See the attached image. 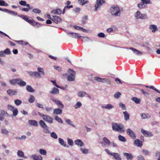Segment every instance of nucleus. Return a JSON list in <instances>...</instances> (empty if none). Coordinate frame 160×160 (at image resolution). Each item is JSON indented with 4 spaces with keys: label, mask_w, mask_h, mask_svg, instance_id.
I'll list each match as a JSON object with an SVG mask.
<instances>
[{
    "label": "nucleus",
    "mask_w": 160,
    "mask_h": 160,
    "mask_svg": "<svg viewBox=\"0 0 160 160\" xmlns=\"http://www.w3.org/2000/svg\"><path fill=\"white\" fill-rule=\"evenodd\" d=\"M111 156H113L116 160H122L120 155L118 153L113 152L111 153Z\"/></svg>",
    "instance_id": "obj_21"
},
{
    "label": "nucleus",
    "mask_w": 160,
    "mask_h": 160,
    "mask_svg": "<svg viewBox=\"0 0 160 160\" xmlns=\"http://www.w3.org/2000/svg\"><path fill=\"white\" fill-rule=\"evenodd\" d=\"M62 10L60 8H57L51 11V13L52 14L60 15L61 14Z\"/></svg>",
    "instance_id": "obj_17"
},
{
    "label": "nucleus",
    "mask_w": 160,
    "mask_h": 160,
    "mask_svg": "<svg viewBox=\"0 0 160 160\" xmlns=\"http://www.w3.org/2000/svg\"><path fill=\"white\" fill-rule=\"evenodd\" d=\"M55 119L59 122L61 123H63V121L62 119L58 116H56L55 117Z\"/></svg>",
    "instance_id": "obj_50"
},
{
    "label": "nucleus",
    "mask_w": 160,
    "mask_h": 160,
    "mask_svg": "<svg viewBox=\"0 0 160 160\" xmlns=\"http://www.w3.org/2000/svg\"><path fill=\"white\" fill-rule=\"evenodd\" d=\"M8 94L10 96L16 95L17 94L18 92L15 90L9 89L7 91Z\"/></svg>",
    "instance_id": "obj_16"
},
{
    "label": "nucleus",
    "mask_w": 160,
    "mask_h": 160,
    "mask_svg": "<svg viewBox=\"0 0 160 160\" xmlns=\"http://www.w3.org/2000/svg\"><path fill=\"white\" fill-rule=\"evenodd\" d=\"M9 82L12 84H17L20 86H24L26 85V83L25 82L19 78L13 79L12 80H10Z\"/></svg>",
    "instance_id": "obj_3"
},
{
    "label": "nucleus",
    "mask_w": 160,
    "mask_h": 160,
    "mask_svg": "<svg viewBox=\"0 0 160 160\" xmlns=\"http://www.w3.org/2000/svg\"><path fill=\"white\" fill-rule=\"evenodd\" d=\"M119 106L123 110H125L126 109L125 105L121 102H120L119 104Z\"/></svg>",
    "instance_id": "obj_52"
},
{
    "label": "nucleus",
    "mask_w": 160,
    "mask_h": 160,
    "mask_svg": "<svg viewBox=\"0 0 160 160\" xmlns=\"http://www.w3.org/2000/svg\"><path fill=\"white\" fill-rule=\"evenodd\" d=\"M32 12L36 13H39L41 12V11L38 8H34L32 9Z\"/></svg>",
    "instance_id": "obj_54"
},
{
    "label": "nucleus",
    "mask_w": 160,
    "mask_h": 160,
    "mask_svg": "<svg viewBox=\"0 0 160 160\" xmlns=\"http://www.w3.org/2000/svg\"><path fill=\"white\" fill-rule=\"evenodd\" d=\"M141 1L144 5L145 4H150L151 3V2L150 0H141Z\"/></svg>",
    "instance_id": "obj_47"
},
{
    "label": "nucleus",
    "mask_w": 160,
    "mask_h": 160,
    "mask_svg": "<svg viewBox=\"0 0 160 160\" xmlns=\"http://www.w3.org/2000/svg\"><path fill=\"white\" fill-rule=\"evenodd\" d=\"M123 113L124 115V119L125 121H127L129 119V115L128 112L126 111L123 112Z\"/></svg>",
    "instance_id": "obj_30"
},
{
    "label": "nucleus",
    "mask_w": 160,
    "mask_h": 160,
    "mask_svg": "<svg viewBox=\"0 0 160 160\" xmlns=\"http://www.w3.org/2000/svg\"><path fill=\"white\" fill-rule=\"evenodd\" d=\"M137 7L139 9H143L145 7V5L143 4L142 3V2H141L140 3H138L137 4Z\"/></svg>",
    "instance_id": "obj_42"
},
{
    "label": "nucleus",
    "mask_w": 160,
    "mask_h": 160,
    "mask_svg": "<svg viewBox=\"0 0 160 160\" xmlns=\"http://www.w3.org/2000/svg\"><path fill=\"white\" fill-rule=\"evenodd\" d=\"M52 17L53 18L52 20L55 23L57 24L61 22L62 19L60 17L57 16H53Z\"/></svg>",
    "instance_id": "obj_12"
},
{
    "label": "nucleus",
    "mask_w": 160,
    "mask_h": 160,
    "mask_svg": "<svg viewBox=\"0 0 160 160\" xmlns=\"http://www.w3.org/2000/svg\"><path fill=\"white\" fill-rule=\"evenodd\" d=\"M3 51L5 55L6 54H9L11 53V52L8 48L6 49Z\"/></svg>",
    "instance_id": "obj_59"
},
{
    "label": "nucleus",
    "mask_w": 160,
    "mask_h": 160,
    "mask_svg": "<svg viewBox=\"0 0 160 160\" xmlns=\"http://www.w3.org/2000/svg\"><path fill=\"white\" fill-rule=\"evenodd\" d=\"M142 152L143 154L145 155H147L148 154L149 152L148 150L143 149L142 150Z\"/></svg>",
    "instance_id": "obj_64"
},
{
    "label": "nucleus",
    "mask_w": 160,
    "mask_h": 160,
    "mask_svg": "<svg viewBox=\"0 0 160 160\" xmlns=\"http://www.w3.org/2000/svg\"><path fill=\"white\" fill-rule=\"evenodd\" d=\"M78 3L81 5L83 6L85 4H88L89 3L88 0H78Z\"/></svg>",
    "instance_id": "obj_31"
},
{
    "label": "nucleus",
    "mask_w": 160,
    "mask_h": 160,
    "mask_svg": "<svg viewBox=\"0 0 160 160\" xmlns=\"http://www.w3.org/2000/svg\"><path fill=\"white\" fill-rule=\"evenodd\" d=\"M134 17L137 19H146L148 18V17L146 14H142L139 11H138L134 14Z\"/></svg>",
    "instance_id": "obj_4"
},
{
    "label": "nucleus",
    "mask_w": 160,
    "mask_h": 160,
    "mask_svg": "<svg viewBox=\"0 0 160 160\" xmlns=\"http://www.w3.org/2000/svg\"><path fill=\"white\" fill-rule=\"evenodd\" d=\"M112 130L115 132H118L121 133H123L125 130L122 124L116 123H112Z\"/></svg>",
    "instance_id": "obj_2"
},
{
    "label": "nucleus",
    "mask_w": 160,
    "mask_h": 160,
    "mask_svg": "<svg viewBox=\"0 0 160 160\" xmlns=\"http://www.w3.org/2000/svg\"><path fill=\"white\" fill-rule=\"evenodd\" d=\"M102 141L105 143V145L107 146H109L110 144V141L106 137H104L103 138Z\"/></svg>",
    "instance_id": "obj_28"
},
{
    "label": "nucleus",
    "mask_w": 160,
    "mask_h": 160,
    "mask_svg": "<svg viewBox=\"0 0 160 160\" xmlns=\"http://www.w3.org/2000/svg\"><path fill=\"white\" fill-rule=\"evenodd\" d=\"M62 113V110L60 108H57L53 110V114H60Z\"/></svg>",
    "instance_id": "obj_24"
},
{
    "label": "nucleus",
    "mask_w": 160,
    "mask_h": 160,
    "mask_svg": "<svg viewBox=\"0 0 160 160\" xmlns=\"http://www.w3.org/2000/svg\"><path fill=\"white\" fill-rule=\"evenodd\" d=\"M68 72L69 74V75L68 77V80L70 82L74 81L76 74L75 72L72 69H69L68 70Z\"/></svg>",
    "instance_id": "obj_6"
},
{
    "label": "nucleus",
    "mask_w": 160,
    "mask_h": 160,
    "mask_svg": "<svg viewBox=\"0 0 160 160\" xmlns=\"http://www.w3.org/2000/svg\"><path fill=\"white\" fill-rule=\"evenodd\" d=\"M126 132L128 135L131 138L133 139H135L136 138V136L135 133L130 128H128L126 130Z\"/></svg>",
    "instance_id": "obj_8"
},
{
    "label": "nucleus",
    "mask_w": 160,
    "mask_h": 160,
    "mask_svg": "<svg viewBox=\"0 0 160 160\" xmlns=\"http://www.w3.org/2000/svg\"><path fill=\"white\" fill-rule=\"evenodd\" d=\"M35 100V98L32 95H31L30 98L28 100V102L31 103L33 102Z\"/></svg>",
    "instance_id": "obj_58"
},
{
    "label": "nucleus",
    "mask_w": 160,
    "mask_h": 160,
    "mask_svg": "<svg viewBox=\"0 0 160 160\" xmlns=\"http://www.w3.org/2000/svg\"><path fill=\"white\" fill-rule=\"evenodd\" d=\"M66 122L68 124L72 126L73 127L75 128V125L72 124V122L70 119H66L65 120Z\"/></svg>",
    "instance_id": "obj_56"
},
{
    "label": "nucleus",
    "mask_w": 160,
    "mask_h": 160,
    "mask_svg": "<svg viewBox=\"0 0 160 160\" xmlns=\"http://www.w3.org/2000/svg\"><path fill=\"white\" fill-rule=\"evenodd\" d=\"M145 87L147 88H149L151 89H152L155 91L156 92L158 93H160V91L158 89H157V88H156L155 87H154L153 86H146L145 85H143Z\"/></svg>",
    "instance_id": "obj_33"
},
{
    "label": "nucleus",
    "mask_w": 160,
    "mask_h": 160,
    "mask_svg": "<svg viewBox=\"0 0 160 160\" xmlns=\"http://www.w3.org/2000/svg\"><path fill=\"white\" fill-rule=\"evenodd\" d=\"M39 153L41 154L44 155H46L47 154L46 151L43 149H40L39 150Z\"/></svg>",
    "instance_id": "obj_46"
},
{
    "label": "nucleus",
    "mask_w": 160,
    "mask_h": 160,
    "mask_svg": "<svg viewBox=\"0 0 160 160\" xmlns=\"http://www.w3.org/2000/svg\"><path fill=\"white\" fill-rule=\"evenodd\" d=\"M80 151L84 154H87L88 153V149L85 148H80Z\"/></svg>",
    "instance_id": "obj_39"
},
{
    "label": "nucleus",
    "mask_w": 160,
    "mask_h": 160,
    "mask_svg": "<svg viewBox=\"0 0 160 160\" xmlns=\"http://www.w3.org/2000/svg\"><path fill=\"white\" fill-rule=\"evenodd\" d=\"M105 1L104 0H96L95 4L94 10L95 11H97L98 9L102 6L103 4L105 3Z\"/></svg>",
    "instance_id": "obj_7"
},
{
    "label": "nucleus",
    "mask_w": 160,
    "mask_h": 160,
    "mask_svg": "<svg viewBox=\"0 0 160 160\" xmlns=\"http://www.w3.org/2000/svg\"><path fill=\"white\" fill-rule=\"evenodd\" d=\"M126 49H129L132 51L136 55L138 56H141L144 53V52H141L132 47H130L129 48H125Z\"/></svg>",
    "instance_id": "obj_10"
},
{
    "label": "nucleus",
    "mask_w": 160,
    "mask_h": 160,
    "mask_svg": "<svg viewBox=\"0 0 160 160\" xmlns=\"http://www.w3.org/2000/svg\"><path fill=\"white\" fill-rule=\"evenodd\" d=\"M110 12L113 17H119L121 14L120 8L117 5L112 6L110 8Z\"/></svg>",
    "instance_id": "obj_1"
},
{
    "label": "nucleus",
    "mask_w": 160,
    "mask_h": 160,
    "mask_svg": "<svg viewBox=\"0 0 160 160\" xmlns=\"http://www.w3.org/2000/svg\"><path fill=\"white\" fill-rule=\"evenodd\" d=\"M149 28L151 30L152 32L154 33L157 32L158 29L156 25L151 24L149 26Z\"/></svg>",
    "instance_id": "obj_14"
},
{
    "label": "nucleus",
    "mask_w": 160,
    "mask_h": 160,
    "mask_svg": "<svg viewBox=\"0 0 160 160\" xmlns=\"http://www.w3.org/2000/svg\"><path fill=\"white\" fill-rule=\"evenodd\" d=\"M52 101L56 104L58 107L61 108H63L64 106L63 104L59 100H56L53 99H52Z\"/></svg>",
    "instance_id": "obj_20"
},
{
    "label": "nucleus",
    "mask_w": 160,
    "mask_h": 160,
    "mask_svg": "<svg viewBox=\"0 0 160 160\" xmlns=\"http://www.w3.org/2000/svg\"><path fill=\"white\" fill-rule=\"evenodd\" d=\"M1 112L2 114L6 117H10V115H9L6 111L4 110H1Z\"/></svg>",
    "instance_id": "obj_41"
},
{
    "label": "nucleus",
    "mask_w": 160,
    "mask_h": 160,
    "mask_svg": "<svg viewBox=\"0 0 160 160\" xmlns=\"http://www.w3.org/2000/svg\"><path fill=\"white\" fill-rule=\"evenodd\" d=\"M75 144L79 147H82L84 146V144L82 140L79 139L75 140L74 141Z\"/></svg>",
    "instance_id": "obj_15"
},
{
    "label": "nucleus",
    "mask_w": 160,
    "mask_h": 160,
    "mask_svg": "<svg viewBox=\"0 0 160 160\" xmlns=\"http://www.w3.org/2000/svg\"><path fill=\"white\" fill-rule=\"evenodd\" d=\"M82 104L80 102H78L74 106V108L77 109L79 108L82 106Z\"/></svg>",
    "instance_id": "obj_40"
},
{
    "label": "nucleus",
    "mask_w": 160,
    "mask_h": 160,
    "mask_svg": "<svg viewBox=\"0 0 160 160\" xmlns=\"http://www.w3.org/2000/svg\"><path fill=\"white\" fill-rule=\"evenodd\" d=\"M30 158L33 160H42V156H38L35 154L31 155Z\"/></svg>",
    "instance_id": "obj_19"
},
{
    "label": "nucleus",
    "mask_w": 160,
    "mask_h": 160,
    "mask_svg": "<svg viewBox=\"0 0 160 160\" xmlns=\"http://www.w3.org/2000/svg\"><path fill=\"white\" fill-rule=\"evenodd\" d=\"M28 124L31 126L35 127H37L38 126V122L35 120H29L28 121Z\"/></svg>",
    "instance_id": "obj_22"
},
{
    "label": "nucleus",
    "mask_w": 160,
    "mask_h": 160,
    "mask_svg": "<svg viewBox=\"0 0 160 160\" xmlns=\"http://www.w3.org/2000/svg\"><path fill=\"white\" fill-rule=\"evenodd\" d=\"M26 89L29 92H34L35 91V90H34L31 86L29 85H28L26 87Z\"/></svg>",
    "instance_id": "obj_32"
},
{
    "label": "nucleus",
    "mask_w": 160,
    "mask_h": 160,
    "mask_svg": "<svg viewBox=\"0 0 160 160\" xmlns=\"http://www.w3.org/2000/svg\"><path fill=\"white\" fill-rule=\"evenodd\" d=\"M50 82L53 84V85L55 86L57 88H59V86L56 83V81L55 80H51Z\"/></svg>",
    "instance_id": "obj_63"
},
{
    "label": "nucleus",
    "mask_w": 160,
    "mask_h": 160,
    "mask_svg": "<svg viewBox=\"0 0 160 160\" xmlns=\"http://www.w3.org/2000/svg\"><path fill=\"white\" fill-rule=\"evenodd\" d=\"M121 93L120 92H117L114 95V97L116 98H118L121 95Z\"/></svg>",
    "instance_id": "obj_60"
},
{
    "label": "nucleus",
    "mask_w": 160,
    "mask_h": 160,
    "mask_svg": "<svg viewBox=\"0 0 160 160\" xmlns=\"http://www.w3.org/2000/svg\"><path fill=\"white\" fill-rule=\"evenodd\" d=\"M66 33L69 37L75 39H77L82 37L79 34L75 32H67Z\"/></svg>",
    "instance_id": "obj_9"
},
{
    "label": "nucleus",
    "mask_w": 160,
    "mask_h": 160,
    "mask_svg": "<svg viewBox=\"0 0 160 160\" xmlns=\"http://www.w3.org/2000/svg\"><path fill=\"white\" fill-rule=\"evenodd\" d=\"M40 125L42 128H47V125L42 120H40L39 121Z\"/></svg>",
    "instance_id": "obj_34"
},
{
    "label": "nucleus",
    "mask_w": 160,
    "mask_h": 160,
    "mask_svg": "<svg viewBox=\"0 0 160 160\" xmlns=\"http://www.w3.org/2000/svg\"><path fill=\"white\" fill-rule=\"evenodd\" d=\"M37 70L38 72H39L41 74V75H44L45 74L44 69L42 68H38Z\"/></svg>",
    "instance_id": "obj_35"
},
{
    "label": "nucleus",
    "mask_w": 160,
    "mask_h": 160,
    "mask_svg": "<svg viewBox=\"0 0 160 160\" xmlns=\"http://www.w3.org/2000/svg\"><path fill=\"white\" fill-rule=\"evenodd\" d=\"M58 142L62 146L64 147H66L67 148L69 147V146L68 145H67L66 143L65 142L63 139L60 138H58Z\"/></svg>",
    "instance_id": "obj_27"
},
{
    "label": "nucleus",
    "mask_w": 160,
    "mask_h": 160,
    "mask_svg": "<svg viewBox=\"0 0 160 160\" xmlns=\"http://www.w3.org/2000/svg\"><path fill=\"white\" fill-rule=\"evenodd\" d=\"M141 117L142 119H145L146 118H149L151 117V116L148 113H141Z\"/></svg>",
    "instance_id": "obj_29"
},
{
    "label": "nucleus",
    "mask_w": 160,
    "mask_h": 160,
    "mask_svg": "<svg viewBox=\"0 0 160 160\" xmlns=\"http://www.w3.org/2000/svg\"><path fill=\"white\" fill-rule=\"evenodd\" d=\"M118 138L119 140L122 142H125L126 141V138L124 136L120 135L118 136Z\"/></svg>",
    "instance_id": "obj_38"
},
{
    "label": "nucleus",
    "mask_w": 160,
    "mask_h": 160,
    "mask_svg": "<svg viewBox=\"0 0 160 160\" xmlns=\"http://www.w3.org/2000/svg\"><path fill=\"white\" fill-rule=\"evenodd\" d=\"M13 116H16L18 114V110L17 108H14L12 111Z\"/></svg>",
    "instance_id": "obj_45"
},
{
    "label": "nucleus",
    "mask_w": 160,
    "mask_h": 160,
    "mask_svg": "<svg viewBox=\"0 0 160 160\" xmlns=\"http://www.w3.org/2000/svg\"><path fill=\"white\" fill-rule=\"evenodd\" d=\"M101 82L103 83H106L109 84H111L110 81L109 80L106 78H102Z\"/></svg>",
    "instance_id": "obj_49"
},
{
    "label": "nucleus",
    "mask_w": 160,
    "mask_h": 160,
    "mask_svg": "<svg viewBox=\"0 0 160 160\" xmlns=\"http://www.w3.org/2000/svg\"><path fill=\"white\" fill-rule=\"evenodd\" d=\"M15 104L17 106H19L21 104L22 101L21 100L16 99L14 101Z\"/></svg>",
    "instance_id": "obj_43"
},
{
    "label": "nucleus",
    "mask_w": 160,
    "mask_h": 160,
    "mask_svg": "<svg viewBox=\"0 0 160 160\" xmlns=\"http://www.w3.org/2000/svg\"><path fill=\"white\" fill-rule=\"evenodd\" d=\"M132 100L136 104L139 103L141 101L140 99L139 98L134 97L132 98Z\"/></svg>",
    "instance_id": "obj_36"
},
{
    "label": "nucleus",
    "mask_w": 160,
    "mask_h": 160,
    "mask_svg": "<svg viewBox=\"0 0 160 160\" xmlns=\"http://www.w3.org/2000/svg\"><path fill=\"white\" fill-rule=\"evenodd\" d=\"M134 144L137 147H141L142 145V142L140 141L138 139H136L135 140Z\"/></svg>",
    "instance_id": "obj_26"
},
{
    "label": "nucleus",
    "mask_w": 160,
    "mask_h": 160,
    "mask_svg": "<svg viewBox=\"0 0 160 160\" xmlns=\"http://www.w3.org/2000/svg\"><path fill=\"white\" fill-rule=\"evenodd\" d=\"M1 132L2 134H7L9 132L7 130L4 129H1Z\"/></svg>",
    "instance_id": "obj_57"
},
{
    "label": "nucleus",
    "mask_w": 160,
    "mask_h": 160,
    "mask_svg": "<svg viewBox=\"0 0 160 160\" xmlns=\"http://www.w3.org/2000/svg\"><path fill=\"white\" fill-rule=\"evenodd\" d=\"M50 136L52 138L55 139H56L58 138V136L55 132H53L51 133Z\"/></svg>",
    "instance_id": "obj_53"
},
{
    "label": "nucleus",
    "mask_w": 160,
    "mask_h": 160,
    "mask_svg": "<svg viewBox=\"0 0 160 160\" xmlns=\"http://www.w3.org/2000/svg\"><path fill=\"white\" fill-rule=\"evenodd\" d=\"M38 113L40 116L42 117L43 119L45 121L50 123H53V119L50 116L45 115L40 112H38Z\"/></svg>",
    "instance_id": "obj_5"
},
{
    "label": "nucleus",
    "mask_w": 160,
    "mask_h": 160,
    "mask_svg": "<svg viewBox=\"0 0 160 160\" xmlns=\"http://www.w3.org/2000/svg\"><path fill=\"white\" fill-rule=\"evenodd\" d=\"M122 154L124 156L126 157L127 160H132L133 156L131 154L126 152H123Z\"/></svg>",
    "instance_id": "obj_13"
},
{
    "label": "nucleus",
    "mask_w": 160,
    "mask_h": 160,
    "mask_svg": "<svg viewBox=\"0 0 160 160\" xmlns=\"http://www.w3.org/2000/svg\"><path fill=\"white\" fill-rule=\"evenodd\" d=\"M0 6H8V4L2 0H0Z\"/></svg>",
    "instance_id": "obj_48"
},
{
    "label": "nucleus",
    "mask_w": 160,
    "mask_h": 160,
    "mask_svg": "<svg viewBox=\"0 0 160 160\" xmlns=\"http://www.w3.org/2000/svg\"><path fill=\"white\" fill-rule=\"evenodd\" d=\"M43 132L47 133L49 134L50 133V131L48 129V126H47V128H43Z\"/></svg>",
    "instance_id": "obj_51"
},
{
    "label": "nucleus",
    "mask_w": 160,
    "mask_h": 160,
    "mask_svg": "<svg viewBox=\"0 0 160 160\" xmlns=\"http://www.w3.org/2000/svg\"><path fill=\"white\" fill-rule=\"evenodd\" d=\"M98 36L100 38H103L105 37V35L103 33L100 32L98 34Z\"/></svg>",
    "instance_id": "obj_62"
},
{
    "label": "nucleus",
    "mask_w": 160,
    "mask_h": 160,
    "mask_svg": "<svg viewBox=\"0 0 160 160\" xmlns=\"http://www.w3.org/2000/svg\"><path fill=\"white\" fill-rule=\"evenodd\" d=\"M81 38H83L82 41L84 42H89L91 41V40L88 37H82Z\"/></svg>",
    "instance_id": "obj_55"
},
{
    "label": "nucleus",
    "mask_w": 160,
    "mask_h": 160,
    "mask_svg": "<svg viewBox=\"0 0 160 160\" xmlns=\"http://www.w3.org/2000/svg\"><path fill=\"white\" fill-rule=\"evenodd\" d=\"M102 108L103 109H107L110 110L114 108V106L110 104H107L105 105H102L101 106Z\"/></svg>",
    "instance_id": "obj_18"
},
{
    "label": "nucleus",
    "mask_w": 160,
    "mask_h": 160,
    "mask_svg": "<svg viewBox=\"0 0 160 160\" xmlns=\"http://www.w3.org/2000/svg\"><path fill=\"white\" fill-rule=\"evenodd\" d=\"M17 155L18 157H23L24 156V152L21 150H19L17 152Z\"/></svg>",
    "instance_id": "obj_37"
},
{
    "label": "nucleus",
    "mask_w": 160,
    "mask_h": 160,
    "mask_svg": "<svg viewBox=\"0 0 160 160\" xmlns=\"http://www.w3.org/2000/svg\"><path fill=\"white\" fill-rule=\"evenodd\" d=\"M137 160H145L144 158L142 155H139L137 157Z\"/></svg>",
    "instance_id": "obj_61"
},
{
    "label": "nucleus",
    "mask_w": 160,
    "mask_h": 160,
    "mask_svg": "<svg viewBox=\"0 0 160 160\" xmlns=\"http://www.w3.org/2000/svg\"><path fill=\"white\" fill-rule=\"evenodd\" d=\"M141 132L146 137H151L153 135L151 132L142 129H141Z\"/></svg>",
    "instance_id": "obj_11"
},
{
    "label": "nucleus",
    "mask_w": 160,
    "mask_h": 160,
    "mask_svg": "<svg viewBox=\"0 0 160 160\" xmlns=\"http://www.w3.org/2000/svg\"><path fill=\"white\" fill-rule=\"evenodd\" d=\"M87 93L84 91H80L78 92V96L80 98H83L86 96Z\"/></svg>",
    "instance_id": "obj_25"
},
{
    "label": "nucleus",
    "mask_w": 160,
    "mask_h": 160,
    "mask_svg": "<svg viewBox=\"0 0 160 160\" xmlns=\"http://www.w3.org/2000/svg\"><path fill=\"white\" fill-rule=\"evenodd\" d=\"M49 93L53 95L57 94L59 93V90L56 88H53L52 89Z\"/></svg>",
    "instance_id": "obj_23"
},
{
    "label": "nucleus",
    "mask_w": 160,
    "mask_h": 160,
    "mask_svg": "<svg viewBox=\"0 0 160 160\" xmlns=\"http://www.w3.org/2000/svg\"><path fill=\"white\" fill-rule=\"evenodd\" d=\"M67 142L68 144L71 146H73L74 144L72 140L69 138H67Z\"/></svg>",
    "instance_id": "obj_44"
}]
</instances>
